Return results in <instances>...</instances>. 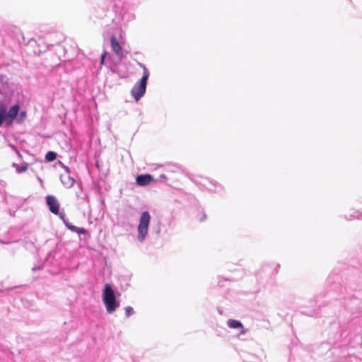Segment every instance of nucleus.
<instances>
[{
    "mask_svg": "<svg viewBox=\"0 0 362 362\" xmlns=\"http://www.w3.org/2000/svg\"><path fill=\"white\" fill-rule=\"evenodd\" d=\"M25 117H26V112L25 111H22L19 115V117L18 119V122H21L23 121L25 119Z\"/></svg>",
    "mask_w": 362,
    "mask_h": 362,
    "instance_id": "4be33fe9",
    "label": "nucleus"
},
{
    "mask_svg": "<svg viewBox=\"0 0 362 362\" xmlns=\"http://www.w3.org/2000/svg\"><path fill=\"white\" fill-rule=\"evenodd\" d=\"M160 180H165V179H166V177H165V175H161L160 176Z\"/></svg>",
    "mask_w": 362,
    "mask_h": 362,
    "instance_id": "a878e982",
    "label": "nucleus"
},
{
    "mask_svg": "<svg viewBox=\"0 0 362 362\" xmlns=\"http://www.w3.org/2000/svg\"><path fill=\"white\" fill-rule=\"evenodd\" d=\"M153 181V177L149 174L140 175L136 177V182L139 186H146Z\"/></svg>",
    "mask_w": 362,
    "mask_h": 362,
    "instance_id": "6e6552de",
    "label": "nucleus"
},
{
    "mask_svg": "<svg viewBox=\"0 0 362 362\" xmlns=\"http://www.w3.org/2000/svg\"><path fill=\"white\" fill-rule=\"evenodd\" d=\"M19 105L16 104L9 109L8 112H6L5 123L6 126H9L11 124L13 119L16 117L19 112Z\"/></svg>",
    "mask_w": 362,
    "mask_h": 362,
    "instance_id": "423d86ee",
    "label": "nucleus"
},
{
    "mask_svg": "<svg viewBox=\"0 0 362 362\" xmlns=\"http://www.w3.org/2000/svg\"><path fill=\"white\" fill-rule=\"evenodd\" d=\"M11 147L14 151H16L18 153H19V152L18 151V150L16 148V147H15L13 145H11Z\"/></svg>",
    "mask_w": 362,
    "mask_h": 362,
    "instance_id": "bb28decb",
    "label": "nucleus"
},
{
    "mask_svg": "<svg viewBox=\"0 0 362 362\" xmlns=\"http://www.w3.org/2000/svg\"><path fill=\"white\" fill-rule=\"evenodd\" d=\"M39 255L43 256L45 257V259L39 265L35 266L33 268V270L40 269H41V267L45 266L46 264H54L52 262V256L54 257L55 256V253L52 254V252H46V254H44V253L39 254Z\"/></svg>",
    "mask_w": 362,
    "mask_h": 362,
    "instance_id": "0eeeda50",
    "label": "nucleus"
},
{
    "mask_svg": "<svg viewBox=\"0 0 362 362\" xmlns=\"http://www.w3.org/2000/svg\"><path fill=\"white\" fill-rule=\"evenodd\" d=\"M114 48H115V54H116L119 57H122L123 56H124L125 54L127 53V51L123 50L121 48L120 45L115 40Z\"/></svg>",
    "mask_w": 362,
    "mask_h": 362,
    "instance_id": "ddd939ff",
    "label": "nucleus"
},
{
    "mask_svg": "<svg viewBox=\"0 0 362 362\" xmlns=\"http://www.w3.org/2000/svg\"><path fill=\"white\" fill-rule=\"evenodd\" d=\"M129 276L124 275L118 277L117 280L120 282V288L122 291L126 290L129 286Z\"/></svg>",
    "mask_w": 362,
    "mask_h": 362,
    "instance_id": "9b49d317",
    "label": "nucleus"
},
{
    "mask_svg": "<svg viewBox=\"0 0 362 362\" xmlns=\"http://www.w3.org/2000/svg\"><path fill=\"white\" fill-rule=\"evenodd\" d=\"M302 313L303 314H305V315H307L311 316V317L317 316V313H316V311L315 310H312V311H310L309 313H306V312H303V311Z\"/></svg>",
    "mask_w": 362,
    "mask_h": 362,
    "instance_id": "5701e85b",
    "label": "nucleus"
},
{
    "mask_svg": "<svg viewBox=\"0 0 362 362\" xmlns=\"http://www.w3.org/2000/svg\"><path fill=\"white\" fill-rule=\"evenodd\" d=\"M6 119V108L3 107L0 109V127L3 124V122L5 121Z\"/></svg>",
    "mask_w": 362,
    "mask_h": 362,
    "instance_id": "f3484780",
    "label": "nucleus"
},
{
    "mask_svg": "<svg viewBox=\"0 0 362 362\" xmlns=\"http://www.w3.org/2000/svg\"><path fill=\"white\" fill-rule=\"evenodd\" d=\"M140 66L144 69V73L141 78L137 81L131 90L132 96L136 101H139L145 94L146 90L147 81L149 77V73L145 66L140 64Z\"/></svg>",
    "mask_w": 362,
    "mask_h": 362,
    "instance_id": "f03ea898",
    "label": "nucleus"
},
{
    "mask_svg": "<svg viewBox=\"0 0 362 362\" xmlns=\"http://www.w3.org/2000/svg\"><path fill=\"white\" fill-rule=\"evenodd\" d=\"M103 37L105 40H109L110 45L113 49V33H112V27H108V28L104 32Z\"/></svg>",
    "mask_w": 362,
    "mask_h": 362,
    "instance_id": "f8f14e48",
    "label": "nucleus"
},
{
    "mask_svg": "<svg viewBox=\"0 0 362 362\" xmlns=\"http://www.w3.org/2000/svg\"><path fill=\"white\" fill-rule=\"evenodd\" d=\"M61 181L62 184L67 188L71 187L75 180L69 174L63 175L61 176Z\"/></svg>",
    "mask_w": 362,
    "mask_h": 362,
    "instance_id": "9d476101",
    "label": "nucleus"
},
{
    "mask_svg": "<svg viewBox=\"0 0 362 362\" xmlns=\"http://www.w3.org/2000/svg\"><path fill=\"white\" fill-rule=\"evenodd\" d=\"M218 313H219L220 315H222V314H223V311H222V310H221V309H220V308H218Z\"/></svg>",
    "mask_w": 362,
    "mask_h": 362,
    "instance_id": "cd10ccee",
    "label": "nucleus"
},
{
    "mask_svg": "<svg viewBox=\"0 0 362 362\" xmlns=\"http://www.w3.org/2000/svg\"><path fill=\"white\" fill-rule=\"evenodd\" d=\"M105 55H106V52L103 53L102 55H101V63L102 64L104 63V59H105Z\"/></svg>",
    "mask_w": 362,
    "mask_h": 362,
    "instance_id": "393cba45",
    "label": "nucleus"
},
{
    "mask_svg": "<svg viewBox=\"0 0 362 362\" xmlns=\"http://www.w3.org/2000/svg\"><path fill=\"white\" fill-rule=\"evenodd\" d=\"M279 267L274 263L264 264L256 274L257 281L259 284L269 283L278 273Z\"/></svg>",
    "mask_w": 362,
    "mask_h": 362,
    "instance_id": "f257e3e1",
    "label": "nucleus"
},
{
    "mask_svg": "<svg viewBox=\"0 0 362 362\" xmlns=\"http://www.w3.org/2000/svg\"><path fill=\"white\" fill-rule=\"evenodd\" d=\"M151 219L148 211H145L141 214L137 226V240L139 242H144L148 235Z\"/></svg>",
    "mask_w": 362,
    "mask_h": 362,
    "instance_id": "7ed1b4c3",
    "label": "nucleus"
},
{
    "mask_svg": "<svg viewBox=\"0 0 362 362\" xmlns=\"http://www.w3.org/2000/svg\"><path fill=\"white\" fill-rule=\"evenodd\" d=\"M64 221V223H65V225H66V228H67L68 229H69L70 230H71V231H73V232H75V233H76V229H77V227H76V226H73V225H71V223H69V222H67V221H66V218H64V221Z\"/></svg>",
    "mask_w": 362,
    "mask_h": 362,
    "instance_id": "6ab92c4d",
    "label": "nucleus"
},
{
    "mask_svg": "<svg viewBox=\"0 0 362 362\" xmlns=\"http://www.w3.org/2000/svg\"><path fill=\"white\" fill-rule=\"evenodd\" d=\"M103 300L109 313L113 312V288L111 284H106L103 293Z\"/></svg>",
    "mask_w": 362,
    "mask_h": 362,
    "instance_id": "20e7f679",
    "label": "nucleus"
},
{
    "mask_svg": "<svg viewBox=\"0 0 362 362\" xmlns=\"http://www.w3.org/2000/svg\"><path fill=\"white\" fill-rule=\"evenodd\" d=\"M227 325L228 326V327H230L231 329H242L243 331L241 332V333L242 334L245 333L243 325L239 320H233V319H229L227 321Z\"/></svg>",
    "mask_w": 362,
    "mask_h": 362,
    "instance_id": "1a4fd4ad",
    "label": "nucleus"
},
{
    "mask_svg": "<svg viewBox=\"0 0 362 362\" xmlns=\"http://www.w3.org/2000/svg\"><path fill=\"white\" fill-rule=\"evenodd\" d=\"M86 230L83 228H78L77 227V229H76V233H77L78 234H84L86 233Z\"/></svg>",
    "mask_w": 362,
    "mask_h": 362,
    "instance_id": "b1692460",
    "label": "nucleus"
},
{
    "mask_svg": "<svg viewBox=\"0 0 362 362\" xmlns=\"http://www.w3.org/2000/svg\"><path fill=\"white\" fill-rule=\"evenodd\" d=\"M57 153L54 151H48L45 155L46 160L51 162L56 159Z\"/></svg>",
    "mask_w": 362,
    "mask_h": 362,
    "instance_id": "4468645a",
    "label": "nucleus"
},
{
    "mask_svg": "<svg viewBox=\"0 0 362 362\" xmlns=\"http://www.w3.org/2000/svg\"><path fill=\"white\" fill-rule=\"evenodd\" d=\"M238 279V276H230L227 277H223V279L225 281H234Z\"/></svg>",
    "mask_w": 362,
    "mask_h": 362,
    "instance_id": "412c9836",
    "label": "nucleus"
},
{
    "mask_svg": "<svg viewBox=\"0 0 362 362\" xmlns=\"http://www.w3.org/2000/svg\"><path fill=\"white\" fill-rule=\"evenodd\" d=\"M339 279V276L338 274H332L327 277V281L328 284H331L332 282L338 281Z\"/></svg>",
    "mask_w": 362,
    "mask_h": 362,
    "instance_id": "dca6fc26",
    "label": "nucleus"
},
{
    "mask_svg": "<svg viewBox=\"0 0 362 362\" xmlns=\"http://www.w3.org/2000/svg\"><path fill=\"white\" fill-rule=\"evenodd\" d=\"M46 203L52 214L59 215V218L64 221L65 214L59 212V203L54 196L47 195L46 197Z\"/></svg>",
    "mask_w": 362,
    "mask_h": 362,
    "instance_id": "39448f33",
    "label": "nucleus"
},
{
    "mask_svg": "<svg viewBox=\"0 0 362 362\" xmlns=\"http://www.w3.org/2000/svg\"><path fill=\"white\" fill-rule=\"evenodd\" d=\"M13 165L16 168V171H17L18 173H22L26 171L27 169H28V164L27 163H25L22 166H18V165H16L15 163H13Z\"/></svg>",
    "mask_w": 362,
    "mask_h": 362,
    "instance_id": "2eb2a0df",
    "label": "nucleus"
},
{
    "mask_svg": "<svg viewBox=\"0 0 362 362\" xmlns=\"http://www.w3.org/2000/svg\"><path fill=\"white\" fill-rule=\"evenodd\" d=\"M117 296H120V293L117 291L116 288L115 287V310L119 306V302L117 299Z\"/></svg>",
    "mask_w": 362,
    "mask_h": 362,
    "instance_id": "aec40b11",
    "label": "nucleus"
},
{
    "mask_svg": "<svg viewBox=\"0 0 362 362\" xmlns=\"http://www.w3.org/2000/svg\"><path fill=\"white\" fill-rule=\"evenodd\" d=\"M124 309H125V316L127 317H129L134 313V309L131 306H127Z\"/></svg>",
    "mask_w": 362,
    "mask_h": 362,
    "instance_id": "a211bd4d",
    "label": "nucleus"
}]
</instances>
